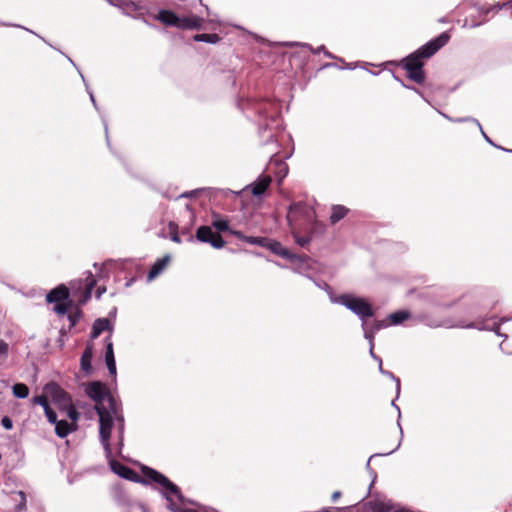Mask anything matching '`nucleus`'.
<instances>
[{"label":"nucleus","mask_w":512,"mask_h":512,"mask_svg":"<svg viewBox=\"0 0 512 512\" xmlns=\"http://www.w3.org/2000/svg\"><path fill=\"white\" fill-rule=\"evenodd\" d=\"M270 181L269 177H264L257 183L253 184L251 188L252 194L256 196L263 194L268 188Z\"/></svg>","instance_id":"nucleus-18"},{"label":"nucleus","mask_w":512,"mask_h":512,"mask_svg":"<svg viewBox=\"0 0 512 512\" xmlns=\"http://www.w3.org/2000/svg\"><path fill=\"white\" fill-rule=\"evenodd\" d=\"M110 329V322L106 318L97 319L92 327V338H97L102 331Z\"/></svg>","instance_id":"nucleus-16"},{"label":"nucleus","mask_w":512,"mask_h":512,"mask_svg":"<svg viewBox=\"0 0 512 512\" xmlns=\"http://www.w3.org/2000/svg\"><path fill=\"white\" fill-rule=\"evenodd\" d=\"M181 512H196V511H194L192 509H185V510H182Z\"/></svg>","instance_id":"nucleus-41"},{"label":"nucleus","mask_w":512,"mask_h":512,"mask_svg":"<svg viewBox=\"0 0 512 512\" xmlns=\"http://www.w3.org/2000/svg\"><path fill=\"white\" fill-rule=\"evenodd\" d=\"M55 431L59 437H65L73 429L65 420L56 421Z\"/></svg>","instance_id":"nucleus-20"},{"label":"nucleus","mask_w":512,"mask_h":512,"mask_svg":"<svg viewBox=\"0 0 512 512\" xmlns=\"http://www.w3.org/2000/svg\"><path fill=\"white\" fill-rule=\"evenodd\" d=\"M193 38L197 42H208V43H212V44H215V43L219 42V40H220V37L218 36V34H215V33L197 34Z\"/></svg>","instance_id":"nucleus-21"},{"label":"nucleus","mask_w":512,"mask_h":512,"mask_svg":"<svg viewBox=\"0 0 512 512\" xmlns=\"http://www.w3.org/2000/svg\"><path fill=\"white\" fill-rule=\"evenodd\" d=\"M347 212H348V209L345 208L344 206H340V205L333 206L331 216H330L331 223L335 224L338 221H340L341 219H343L345 217V215L347 214Z\"/></svg>","instance_id":"nucleus-19"},{"label":"nucleus","mask_w":512,"mask_h":512,"mask_svg":"<svg viewBox=\"0 0 512 512\" xmlns=\"http://www.w3.org/2000/svg\"><path fill=\"white\" fill-rule=\"evenodd\" d=\"M111 468L114 473H116L117 475H119L122 478L131 480V481L138 480V474L134 470L121 464L120 462L112 461Z\"/></svg>","instance_id":"nucleus-9"},{"label":"nucleus","mask_w":512,"mask_h":512,"mask_svg":"<svg viewBox=\"0 0 512 512\" xmlns=\"http://www.w3.org/2000/svg\"><path fill=\"white\" fill-rule=\"evenodd\" d=\"M232 234H234L235 236H237V237H238V238H240V239H245V238H246V237H244V236L242 235V233H241V232H239V231H232Z\"/></svg>","instance_id":"nucleus-39"},{"label":"nucleus","mask_w":512,"mask_h":512,"mask_svg":"<svg viewBox=\"0 0 512 512\" xmlns=\"http://www.w3.org/2000/svg\"><path fill=\"white\" fill-rule=\"evenodd\" d=\"M48 398H49V396L44 392L43 395L34 397L33 398V402L35 404H39V405L43 406V408L45 409L46 406H49L48 405Z\"/></svg>","instance_id":"nucleus-25"},{"label":"nucleus","mask_w":512,"mask_h":512,"mask_svg":"<svg viewBox=\"0 0 512 512\" xmlns=\"http://www.w3.org/2000/svg\"><path fill=\"white\" fill-rule=\"evenodd\" d=\"M450 36L447 33H442L440 36H438L433 41L427 43L425 46H423L419 51L418 54L421 58H428L432 56L434 53L438 51L442 46H444Z\"/></svg>","instance_id":"nucleus-7"},{"label":"nucleus","mask_w":512,"mask_h":512,"mask_svg":"<svg viewBox=\"0 0 512 512\" xmlns=\"http://www.w3.org/2000/svg\"><path fill=\"white\" fill-rule=\"evenodd\" d=\"M13 394L18 398H26L29 395L28 387L23 383H17L12 388Z\"/></svg>","instance_id":"nucleus-22"},{"label":"nucleus","mask_w":512,"mask_h":512,"mask_svg":"<svg viewBox=\"0 0 512 512\" xmlns=\"http://www.w3.org/2000/svg\"><path fill=\"white\" fill-rule=\"evenodd\" d=\"M105 360H106V362L115 360L114 353H113V344L111 342L107 343Z\"/></svg>","instance_id":"nucleus-28"},{"label":"nucleus","mask_w":512,"mask_h":512,"mask_svg":"<svg viewBox=\"0 0 512 512\" xmlns=\"http://www.w3.org/2000/svg\"><path fill=\"white\" fill-rule=\"evenodd\" d=\"M69 297V290L66 286L64 285H60L58 286L57 288L51 290L48 294H47V301L49 303H59V302H63L65 300H67Z\"/></svg>","instance_id":"nucleus-11"},{"label":"nucleus","mask_w":512,"mask_h":512,"mask_svg":"<svg viewBox=\"0 0 512 512\" xmlns=\"http://www.w3.org/2000/svg\"><path fill=\"white\" fill-rule=\"evenodd\" d=\"M341 493L336 491L332 494V499L335 501L340 497Z\"/></svg>","instance_id":"nucleus-40"},{"label":"nucleus","mask_w":512,"mask_h":512,"mask_svg":"<svg viewBox=\"0 0 512 512\" xmlns=\"http://www.w3.org/2000/svg\"><path fill=\"white\" fill-rule=\"evenodd\" d=\"M86 392L89 397H91L95 402V409L98 411V407L101 405L102 408H109L111 410L114 409L115 402L112 396L110 395L106 385L101 382H92L86 389Z\"/></svg>","instance_id":"nucleus-2"},{"label":"nucleus","mask_w":512,"mask_h":512,"mask_svg":"<svg viewBox=\"0 0 512 512\" xmlns=\"http://www.w3.org/2000/svg\"><path fill=\"white\" fill-rule=\"evenodd\" d=\"M409 317V314L405 311H399L390 315V321L392 324H399L406 320Z\"/></svg>","instance_id":"nucleus-23"},{"label":"nucleus","mask_w":512,"mask_h":512,"mask_svg":"<svg viewBox=\"0 0 512 512\" xmlns=\"http://www.w3.org/2000/svg\"><path fill=\"white\" fill-rule=\"evenodd\" d=\"M344 304L361 317H371L373 315L371 306L364 299L349 298L344 301Z\"/></svg>","instance_id":"nucleus-8"},{"label":"nucleus","mask_w":512,"mask_h":512,"mask_svg":"<svg viewBox=\"0 0 512 512\" xmlns=\"http://www.w3.org/2000/svg\"><path fill=\"white\" fill-rule=\"evenodd\" d=\"M156 483L160 484L161 486L165 487L167 490H169L172 494L180 497L181 493L179 488L173 484L166 476L163 474H160L158 476Z\"/></svg>","instance_id":"nucleus-17"},{"label":"nucleus","mask_w":512,"mask_h":512,"mask_svg":"<svg viewBox=\"0 0 512 512\" xmlns=\"http://www.w3.org/2000/svg\"><path fill=\"white\" fill-rule=\"evenodd\" d=\"M44 410H45V414H46L48 420L51 423H56V421H57L56 413L49 406H46V408Z\"/></svg>","instance_id":"nucleus-30"},{"label":"nucleus","mask_w":512,"mask_h":512,"mask_svg":"<svg viewBox=\"0 0 512 512\" xmlns=\"http://www.w3.org/2000/svg\"><path fill=\"white\" fill-rule=\"evenodd\" d=\"M265 247L271 250L274 254L279 255L286 259H295L296 255L292 254L288 249H286L279 241L269 240Z\"/></svg>","instance_id":"nucleus-10"},{"label":"nucleus","mask_w":512,"mask_h":512,"mask_svg":"<svg viewBox=\"0 0 512 512\" xmlns=\"http://www.w3.org/2000/svg\"><path fill=\"white\" fill-rule=\"evenodd\" d=\"M86 281H87V284H86V290H87V291H86V293H87V297H89V296H90V294H91V291H92V289H93V287H94V285H95V280H94V278L90 275V276H88V277H87Z\"/></svg>","instance_id":"nucleus-33"},{"label":"nucleus","mask_w":512,"mask_h":512,"mask_svg":"<svg viewBox=\"0 0 512 512\" xmlns=\"http://www.w3.org/2000/svg\"><path fill=\"white\" fill-rule=\"evenodd\" d=\"M170 261V256L166 255L162 259L157 260L153 266L151 267L149 273H148V280H152L155 277H157L167 266L168 262Z\"/></svg>","instance_id":"nucleus-15"},{"label":"nucleus","mask_w":512,"mask_h":512,"mask_svg":"<svg viewBox=\"0 0 512 512\" xmlns=\"http://www.w3.org/2000/svg\"><path fill=\"white\" fill-rule=\"evenodd\" d=\"M419 55H411L405 60V68L408 71V76L412 80L421 83L424 80V73L422 71L423 62Z\"/></svg>","instance_id":"nucleus-6"},{"label":"nucleus","mask_w":512,"mask_h":512,"mask_svg":"<svg viewBox=\"0 0 512 512\" xmlns=\"http://www.w3.org/2000/svg\"><path fill=\"white\" fill-rule=\"evenodd\" d=\"M1 423H2L3 427L7 430L12 429V427H13L12 420L7 416L2 418Z\"/></svg>","instance_id":"nucleus-35"},{"label":"nucleus","mask_w":512,"mask_h":512,"mask_svg":"<svg viewBox=\"0 0 512 512\" xmlns=\"http://www.w3.org/2000/svg\"><path fill=\"white\" fill-rule=\"evenodd\" d=\"M8 351H9L8 344L5 341L0 340V355L3 357H6L8 354Z\"/></svg>","instance_id":"nucleus-34"},{"label":"nucleus","mask_w":512,"mask_h":512,"mask_svg":"<svg viewBox=\"0 0 512 512\" xmlns=\"http://www.w3.org/2000/svg\"><path fill=\"white\" fill-rule=\"evenodd\" d=\"M169 229H170V236H171V239L172 241L176 242V243H179L180 242V238L178 236V232H177V225L170 222L169 223Z\"/></svg>","instance_id":"nucleus-27"},{"label":"nucleus","mask_w":512,"mask_h":512,"mask_svg":"<svg viewBox=\"0 0 512 512\" xmlns=\"http://www.w3.org/2000/svg\"><path fill=\"white\" fill-rule=\"evenodd\" d=\"M98 416L100 423V438L107 451L110 449L109 439L113 427V415L116 413V409L102 408L101 405L98 407Z\"/></svg>","instance_id":"nucleus-3"},{"label":"nucleus","mask_w":512,"mask_h":512,"mask_svg":"<svg viewBox=\"0 0 512 512\" xmlns=\"http://www.w3.org/2000/svg\"><path fill=\"white\" fill-rule=\"evenodd\" d=\"M18 495L20 497V503L18 504L16 509L17 511H22L26 508V496L23 491H19Z\"/></svg>","instance_id":"nucleus-32"},{"label":"nucleus","mask_w":512,"mask_h":512,"mask_svg":"<svg viewBox=\"0 0 512 512\" xmlns=\"http://www.w3.org/2000/svg\"><path fill=\"white\" fill-rule=\"evenodd\" d=\"M212 225L219 231H227L229 229L228 222L226 220H214Z\"/></svg>","instance_id":"nucleus-26"},{"label":"nucleus","mask_w":512,"mask_h":512,"mask_svg":"<svg viewBox=\"0 0 512 512\" xmlns=\"http://www.w3.org/2000/svg\"><path fill=\"white\" fill-rule=\"evenodd\" d=\"M245 240L251 244H256L257 237H246Z\"/></svg>","instance_id":"nucleus-38"},{"label":"nucleus","mask_w":512,"mask_h":512,"mask_svg":"<svg viewBox=\"0 0 512 512\" xmlns=\"http://www.w3.org/2000/svg\"><path fill=\"white\" fill-rule=\"evenodd\" d=\"M203 19L196 16L190 15L185 17H179L178 28L181 29H199L202 27Z\"/></svg>","instance_id":"nucleus-12"},{"label":"nucleus","mask_w":512,"mask_h":512,"mask_svg":"<svg viewBox=\"0 0 512 512\" xmlns=\"http://www.w3.org/2000/svg\"><path fill=\"white\" fill-rule=\"evenodd\" d=\"M161 473H159L158 471L154 470V469H151V468H147L145 470V475L151 479L152 481L156 482L157 481V478L158 476H160Z\"/></svg>","instance_id":"nucleus-31"},{"label":"nucleus","mask_w":512,"mask_h":512,"mask_svg":"<svg viewBox=\"0 0 512 512\" xmlns=\"http://www.w3.org/2000/svg\"><path fill=\"white\" fill-rule=\"evenodd\" d=\"M196 238L201 242H208L214 248H222L225 246V241L222 236L212 231L209 226H200L196 231Z\"/></svg>","instance_id":"nucleus-5"},{"label":"nucleus","mask_w":512,"mask_h":512,"mask_svg":"<svg viewBox=\"0 0 512 512\" xmlns=\"http://www.w3.org/2000/svg\"><path fill=\"white\" fill-rule=\"evenodd\" d=\"M302 218L307 221H314V210L311 207L303 204H295L290 206L289 212L287 214V221L291 228V234L299 246L306 247L310 244L312 236H300L299 225L297 222ZM310 234H312V232Z\"/></svg>","instance_id":"nucleus-1"},{"label":"nucleus","mask_w":512,"mask_h":512,"mask_svg":"<svg viewBox=\"0 0 512 512\" xmlns=\"http://www.w3.org/2000/svg\"><path fill=\"white\" fill-rule=\"evenodd\" d=\"M106 364H107V367H108L110 373L114 375L116 373L115 360L106 362Z\"/></svg>","instance_id":"nucleus-36"},{"label":"nucleus","mask_w":512,"mask_h":512,"mask_svg":"<svg viewBox=\"0 0 512 512\" xmlns=\"http://www.w3.org/2000/svg\"><path fill=\"white\" fill-rule=\"evenodd\" d=\"M93 345L91 343H88L82 356H81V369L86 372V373H90L91 370H92V366H91V360H92V357H93Z\"/></svg>","instance_id":"nucleus-14"},{"label":"nucleus","mask_w":512,"mask_h":512,"mask_svg":"<svg viewBox=\"0 0 512 512\" xmlns=\"http://www.w3.org/2000/svg\"><path fill=\"white\" fill-rule=\"evenodd\" d=\"M269 240L266 239V238H257V242L256 244H259V245H262V246H265V244L268 242Z\"/></svg>","instance_id":"nucleus-37"},{"label":"nucleus","mask_w":512,"mask_h":512,"mask_svg":"<svg viewBox=\"0 0 512 512\" xmlns=\"http://www.w3.org/2000/svg\"><path fill=\"white\" fill-rule=\"evenodd\" d=\"M157 19L165 25L174 26L178 28L179 16H177L173 11L161 10L157 16Z\"/></svg>","instance_id":"nucleus-13"},{"label":"nucleus","mask_w":512,"mask_h":512,"mask_svg":"<svg viewBox=\"0 0 512 512\" xmlns=\"http://www.w3.org/2000/svg\"><path fill=\"white\" fill-rule=\"evenodd\" d=\"M63 410H67V414L68 416L72 419V420H77L78 419V412L76 411V409L73 407L72 405V402L70 401V406L67 407V408H62Z\"/></svg>","instance_id":"nucleus-29"},{"label":"nucleus","mask_w":512,"mask_h":512,"mask_svg":"<svg viewBox=\"0 0 512 512\" xmlns=\"http://www.w3.org/2000/svg\"><path fill=\"white\" fill-rule=\"evenodd\" d=\"M44 392L60 409L70 406V397L57 383H48L44 387Z\"/></svg>","instance_id":"nucleus-4"},{"label":"nucleus","mask_w":512,"mask_h":512,"mask_svg":"<svg viewBox=\"0 0 512 512\" xmlns=\"http://www.w3.org/2000/svg\"><path fill=\"white\" fill-rule=\"evenodd\" d=\"M69 308H70V302L66 303L63 301V302L56 303L53 309L57 314L64 315L68 312Z\"/></svg>","instance_id":"nucleus-24"}]
</instances>
